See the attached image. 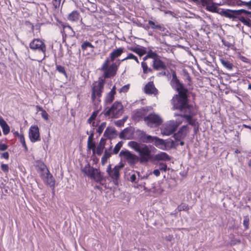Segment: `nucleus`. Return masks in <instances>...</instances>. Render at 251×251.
Masks as SVG:
<instances>
[{
  "label": "nucleus",
  "mask_w": 251,
  "mask_h": 251,
  "mask_svg": "<svg viewBox=\"0 0 251 251\" xmlns=\"http://www.w3.org/2000/svg\"><path fill=\"white\" fill-rule=\"evenodd\" d=\"M170 84L172 88L178 92V94L175 95L172 100L174 109L179 110L187 107V105H192L188 103V90L177 78L175 72L172 74Z\"/></svg>",
  "instance_id": "nucleus-1"
},
{
  "label": "nucleus",
  "mask_w": 251,
  "mask_h": 251,
  "mask_svg": "<svg viewBox=\"0 0 251 251\" xmlns=\"http://www.w3.org/2000/svg\"><path fill=\"white\" fill-rule=\"evenodd\" d=\"M229 6H245L248 9L251 10V1H229L227 3ZM226 15L227 16V18L232 19V21H240L245 25L251 27V20L246 19L242 15H246L251 18V11L246 9H240L237 10H232L228 11Z\"/></svg>",
  "instance_id": "nucleus-2"
},
{
  "label": "nucleus",
  "mask_w": 251,
  "mask_h": 251,
  "mask_svg": "<svg viewBox=\"0 0 251 251\" xmlns=\"http://www.w3.org/2000/svg\"><path fill=\"white\" fill-rule=\"evenodd\" d=\"M128 146L138 153L141 162H148L152 160V150H155L153 147L134 141L129 142Z\"/></svg>",
  "instance_id": "nucleus-3"
},
{
  "label": "nucleus",
  "mask_w": 251,
  "mask_h": 251,
  "mask_svg": "<svg viewBox=\"0 0 251 251\" xmlns=\"http://www.w3.org/2000/svg\"><path fill=\"white\" fill-rule=\"evenodd\" d=\"M175 116H179L185 119V121L194 127V132L196 134L199 130V124L197 119L194 118L197 115V111L194 106L187 105V107L179 110L178 113H175Z\"/></svg>",
  "instance_id": "nucleus-4"
},
{
  "label": "nucleus",
  "mask_w": 251,
  "mask_h": 251,
  "mask_svg": "<svg viewBox=\"0 0 251 251\" xmlns=\"http://www.w3.org/2000/svg\"><path fill=\"white\" fill-rule=\"evenodd\" d=\"M194 2H198L201 3L205 7V9L208 11L212 12H215L220 14L221 15L227 18V16L226 15V13L228 11H231L232 9H223L219 8L218 7V5H222L225 4H227L229 2V1H227V2H226V1H220L219 3L213 2V1H193Z\"/></svg>",
  "instance_id": "nucleus-5"
},
{
  "label": "nucleus",
  "mask_w": 251,
  "mask_h": 251,
  "mask_svg": "<svg viewBox=\"0 0 251 251\" xmlns=\"http://www.w3.org/2000/svg\"><path fill=\"white\" fill-rule=\"evenodd\" d=\"M82 171L91 179L103 185L102 181L104 179L103 176L99 169L91 167L89 163H87L82 169Z\"/></svg>",
  "instance_id": "nucleus-6"
},
{
  "label": "nucleus",
  "mask_w": 251,
  "mask_h": 251,
  "mask_svg": "<svg viewBox=\"0 0 251 251\" xmlns=\"http://www.w3.org/2000/svg\"><path fill=\"white\" fill-rule=\"evenodd\" d=\"M104 82V79H100L97 85H94L92 87L91 99L95 105H96V104L98 105L100 101V98L102 96Z\"/></svg>",
  "instance_id": "nucleus-7"
},
{
  "label": "nucleus",
  "mask_w": 251,
  "mask_h": 251,
  "mask_svg": "<svg viewBox=\"0 0 251 251\" xmlns=\"http://www.w3.org/2000/svg\"><path fill=\"white\" fill-rule=\"evenodd\" d=\"M182 123V118H177L176 121H171L170 122L164 125L161 129V133L163 135L169 136L173 134L177 127Z\"/></svg>",
  "instance_id": "nucleus-8"
},
{
  "label": "nucleus",
  "mask_w": 251,
  "mask_h": 251,
  "mask_svg": "<svg viewBox=\"0 0 251 251\" xmlns=\"http://www.w3.org/2000/svg\"><path fill=\"white\" fill-rule=\"evenodd\" d=\"M144 120L150 127H157L161 125L163 122V120L160 116L154 113H150L144 117Z\"/></svg>",
  "instance_id": "nucleus-9"
},
{
  "label": "nucleus",
  "mask_w": 251,
  "mask_h": 251,
  "mask_svg": "<svg viewBox=\"0 0 251 251\" xmlns=\"http://www.w3.org/2000/svg\"><path fill=\"white\" fill-rule=\"evenodd\" d=\"M123 107L122 103L116 101L114 102L110 108L105 111L104 115L106 116L112 115L113 118H117L123 113Z\"/></svg>",
  "instance_id": "nucleus-10"
},
{
  "label": "nucleus",
  "mask_w": 251,
  "mask_h": 251,
  "mask_svg": "<svg viewBox=\"0 0 251 251\" xmlns=\"http://www.w3.org/2000/svg\"><path fill=\"white\" fill-rule=\"evenodd\" d=\"M29 48L32 50H38L41 51L44 54L43 59L38 60L39 62H42L43 60L45 58V53L46 51V46L45 44L39 39H34L29 44Z\"/></svg>",
  "instance_id": "nucleus-11"
},
{
  "label": "nucleus",
  "mask_w": 251,
  "mask_h": 251,
  "mask_svg": "<svg viewBox=\"0 0 251 251\" xmlns=\"http://www.w3.org/2000/svg\"><path fill=\"white\" fill-rule=\"evenodd\" d=\"M120 63L121 60H118L116 62H113L109 66L106 67L105 69H101L103 71L104 78H108L115 76Z\"/></svg>",
  "instance_id": "nucleus-12"
},
{
  "label": "nucleus",
  "mask_w": 251,
  "mask_h": 251,
  "mask_svg": "<svg viewBox=\"0 0 251 251\" xmlns=\"http://www.w3.org/2000/svg\"><path fill=\"white\" fill-rule=\"evenodd\" d=\"M152 4L153 8H157L161 11H163L165 14H168L172 17H175V14L170 9L171 6L169 2L166 1H154Z\"/></svg>",
  "instance_id": "nucleus-13"
},
{
  "label": "nucleus",
  "mask_w": 251,
  "mask_h": 251,
  "mask_svg": "<svg viewBox=\"0 0 251 251\" xmlns=\"http://www.w3.org/2000/svg\"><path fill=\"white\" fill-rule=\"evenodd\" d=\"M119 155L124 157L130 165H134L139 160L137 156L127 150L121 151Z\"/></svg>",
  "instance_id": "nucleus-14"
},
{
  "label": "nucleus",
  "mask_w": 251,
  "mask_h": 251,
  "mask_svg": "<svg viewBox=\"0 0 251 251\" xmlns=\"http://www.w3.org/2000/svg\"><path fill=\"white\" fill-rule=\"evenodd\" d=\"M29 137L30 141L35 143L40 140L39 129L37 126H32L29 129Z\"/></svg>",
  "instance_id": "nucleus-15"
},
{
  "label": "nucleus",
  "mask_w": 251,
  "mask_h": 251,
  "mask_svg": "<svg viewBox=\"0 0 251 251\" xmlns=\"http://www.w3.org/2000/svg\"><path fill=\"white\" fill-rule=\"evenodd\" d=\"M123 167V164H122L121 165H116L113 168V171L108 174L109 176H110L113 179V183L116 185H118L119 183L118 180L120 177V170Z\"/></svg>",
  "instance_id": "nucleus-16"
},
{
  "label": "nucleus",
  "mask_w": 251,
  "mask_h": 251,
  "mask_svg": "<svg viewBox=\"0 0 251 251\" xmlns=\"http://www.w3.org/2000/svg\"><path fill=\"white\" fill-rule=\"evenodd\" d=\"M41 176L48 185L50 187L54 188L55 186V179L48 169H47V172L41 175Z\"/></svg>",
  "instance_id": "nucleus-17"
},
{
  "label": "nucleus",
  "mask_w": 251,
  "mask_h": 251,
  "mask_svg": "<svg viewBox=\"0 0 251 251\" xmlns=\"http://www.w3.org/2000/svg\"><path fill=\"white\" fill-rule=\"evenodd\" d=\"M189 130V127L187 125H184L182 126L177 132V133L174 134L173 137L175 140L180 141V140L184 139Z\"/></svg>",
  "instance_id": "nucleus-18"
},
{
  "label": "nucleus",
  "mask_w": 251,
  "mask_h": 251,
  "mask_svg": "<svg viewBox=\"0 0 251 251\" xmlns=\"http://www.w3.org/2000/svg\"><path fill=\"white\" fill-rule=\"evenodd\" d=\"M155 137V136H151L146 134V133L143 131H140V133L139 134V138L143 143L152 144Z\"/></svg>",
  "instance_id": "nucleus-19"
},
{
  "label": "nucleus",
  "mask_w": 251,
  "mask_h": 251,
  "mask_svg": "<svg viewBox=\"0 0 251 251\" xmlns=\"http://www.w3.org/2000/svg\"><path fill=\"white\" fill-rule=\"evenodd\" d=\"M153 67L156 70H165L166 69V65L160 58H154L153 60Z\"/></svg>",
  "instance_id": "nucleus-20"
},
{
  "label": "nucleus",
  "mask_w": 251,
  "mask_h": 251,
  "mask_svg": "<svg viewBox=\"0 0 251 251\" xmlns=\"http://www.w3.org/2000/svg\"><path fill=\"white\" fill-rule=\"evenodd\" d=\"M152 160L155 161H170L171 157L165 152H160L153 156Z\"/></svg>",
  "instance_id": "nucleus-21"
},
{
  "label": "nucleus",
  "mask_w": 251,
  "mask_h": 251,
  "mask_svg": "<svg viewBox=\"0 0 251 251\" xmlns=\"http://www.w3.org/2000/svg\"><path fill=\"white\" fill-rule=\"evenodd\" d=\"M165 148L164 151H168L172 148H176L178 145V141L174 140L171 138L164 140Z\"/></svg>",
  "instance_id": "nucleus-22"
},
{
  "label": "nucleus",
  "mask_w": 251,
  "mask_h": 251,
  "mask_svg": "<svg viewBox=\"0 0 251 251\" xmlns=\"http://www.w3.org/2000/svg\"><path fill=\"white\" fill-rule=\"evenodd\" d=\"M145 93L148 94H155L157 90L155 88L152 81L149 82L144 87Z\"/></svg>",
  "instance_id": "nucleus-23"
},
{
  "label": "nucleus",
  "mask_w": 251,
  "mask_h": 251,
  "mask_svg": "<svg viewBox=\"0 0 251 251\" xmlns=\"http://www.w3.org/2000/svg\"><path fill=\"white\" fill-rule=\"evenodd\" d=\"M84 3H82L84 8L87 9L91 12H95L97 10V4L92 2L91 1H84Z\"/></svg>",
  "instance_id": "nucleus-24"
},
{
  "label": "nucleus",
  "mask_w": 251,
  "mask_h": 251,
  "mask_svg": "<svg viewBox=\"0 0 251 251\" xmlns=\"http://www.w3.org/2000/svg\"><path fill=\"white\" fill-rule=\"evenodd\" d=\"M124 52L123 48H119L113 50L110 54V61L113 62L115 59L119 57Z\"/></svg>",
  "instance_id": "nucleus-25"
},
{
  "label": "nucleus",
  "mask_w": 251,
  "mask_h": 251,
  "mask_svg": "<svg viewBox=\"0 0 251 251\" xmlns=\"http://www.w3.org/2000/svg\"><path fill=\"white\" fill-rule=\"evenodd\" d=\"M164 143V139L155 136L152 144L158 149L164 151V149H166Z\"/></svg>",
  "instance_id": "nucleus-26"
},
{
  "label": "nucleus",
  "mask_w": 251,
  "mask_h": 251,
  "mask_svg": "<svg viewBox=\"0 0 251 251\" xmlns=\"http://www.w3.org/2000/svg\"><path fill=\"white\" fill-rule=\"evenodd\" d=\"M0 126L4 135H6L9 133L10 127L1 117H0Z\"/></svg>",
  "instance_id": "nucleus-27"
},
{
  "label": "nucleus",
  "mask_w": 251,
  "mask_h": 251,
  "mask_svg": "<svg viewBox=\"0 0 251 251\" xmlns=\"http://www.w3.org/2000/svg\"><path fill=\"white\" fill-rule=\"evenodd\" d=\"M105 143L106 139L101 138V139L100 140L98 146H97V150L96 151V153L98 155L100 156L102 154L103 150L105 147Z\"/></svg>",
  "instance_id": "nucleus-28"
},
{
  "label": "nucleus",
  "mask_w": 251,
  "mask_h": 251,
  "mask_svg": "<svg viewBox=\"0 0 251 251\" xmlns=\"http://www.w3.org/2000/svg\"><path fill=\"white\" fill-rule=\"evenodd\" d=\"M148 24L150 25V27L153 30H159L161 31H164L165 28L161 25L156 24L154 22L149 20Z\"/></svg>",
  "instance_id": "nucleus-29"
},
{
  "label": "nucleus",
  "mask_w": 251,
  "mask_h": 251,
  "mask_svg": "<svg viewBox=\"0 0 251 251\" xmlns=\"http://www.w3.org/2000/svg\"><path fill=\"white\" fill-rule=\"evenodd\" d=\"M117 134V131L114 127L108 126L104 131L103 135L107 138H110V135H114Z\"/></svg>",
  "instance_id": "nucleus-30"
},
{
  "label": "nucleus",
  "mask_w": 251,
  "mask_h": 251,
  "mask_svg": "<svg viewBox=\"0 0 251 251\" xmlns=\"http://www.w3.org/2000/svg\"><path fill=\"white\" fill-rule=\"evenodd\" d=\"M220 60L222 65L227 70L229 71L232 70L233 65L229 61L224 58H221Z\"/></svg>",
  "instance_id": "nucleus-31"
},
{
  "label": "nucleus",
  "mask_w": 251,
  "mask_h": 251,
  "mask_svg": "<svg viewBox=\"0 0 251 251\" xmlns=\"http://www.w3.org/2000/svg\"><path fill=\"white\" fill-rule=\"evenodd\" d=\"M79 13L76 11H74L69 15L68 19L70 21L75 22L79 19Z\"/></svg>",
  "instance_id": "nucleus-32"
},
{
  "label": "nucleus",
  "mask_w": 251,
  "mask_h": 251,
  "mask_svg": "<svg viewBox=\"0 0 251 251\" xmlns=\"http://www.w3.org/2000/svg\"><path fill=\"white\" fill-rule=\"evenodd\" d=\"M112 153L107 151L106 149L104 151V154L101 158V162L102 165H104L107 161V159L111 156Z\"/></svg>",
  "instance_id": "nucleus-33"
},
{
  "label": "nucleus",
  "mask_w": 251,
  "mask_h": 251,
  "mask_svg": "<svg viewBox=\"0 0 251 251\" xmlns=\"http://www.w3.org/2000/svg\"><path fill=\"white\" fill-rule=\"evenodd\" d=\"M132 50L135 53L138 54L139 55H143L147 53L146 48L144 47L140 46L139 47H136Z\"/></svg>",
  "instance_id": "nucleus-34"
},
{
  "label": "nucleus",
  "mask_w": 251,
  "mask_h": 251,
  "mask_svg": "<svg viewBox=\"0 0 251 251\" xmlns=\"http://www.w3.org/2000/svg\"><path fill=\"white\" fill-rule=\"evenodd\" d=\"M130 131V128L129 127H126L122 130L119 134V137L122 139H128L129 138L127 137V134Z\"/></svg>",
  "instance_id": "nucleus-35"
},
{
  "label": "nucleus",
  "mask_w": 251,
  "mask_h": 251,
  "mask_svg": "<svg viewBox=\"0 0 251 251\" xmlns=\"http://www.w3.org/2000/svg\"><path fill=\"white\" fill-rule=\"evenodd\" d=\"M115 95V94L109 92L106 97L105 102L107 104L111 103L114 99Z\"/></svg>",
  "instance_id": "nucleus-36"
},
{
  "label": "nucleus",
  "mask_w": 251,
  "mask_h": 251,
  "mask_svg": "<svg viewBox=\"0 0 251 251\" xmlns=\"http://www.w3.org/2000/svg\"><path fill=\"white\" fill-rule=\"evenodd\" d=\"M141 66L143 68V73L144 74H147L149 72H151V69L148 67L147 63L144 61L142 62Z\"/></svg>",
  "instance_id": "nucleus-37"
},
{
  "label": "nucleus",
  "mask_w": 251,
  "mask_h": 251,
  "mask_svg": "<svg viewBox=\"0 0 251 251\" xmlns=\"http://www.w3.org/2000/svg\"><path fill=\"white\" fill-rule=\"evenodd\" d=\"M123 144V141L119 142L115 146L113 150V153L117 154L118 153Z\"/></svg>",
  "instance_id": "nucleus-38"
},
{
  "label": "nucleus",
  "mask_w": 251,
  "mask_h": 251,
  "mask_svg": "<svg viewBox=\"0 0 251 251\" xmlns=\"http://www.w3.org/2000/svg\"><path fill=\"white\" fill-rule=\"evenodd\" d=\"M127 59H133L135 61H136L137 63H139V61H138V58L137 57V56H136L135 55H134L132 53H128L127 56V57H126L124 59H123L122 60H121V61H123L126 60H127Z\"/></svg>",
  "instance_id": "nucleus-39"
},
{
  "label": "nucleus",
  "mask_w": 251,
  "mask_h": 251,
  "mask_svg": "<svg viewBox=\"0 0 251 251\" xmlns=\"http://www.w3.org/2000/svg\"><path fill=\"white\" fill-rule=\"evenodd\" d=\"M56 70L60 73V74H62L64 75L66 77H67V75L66 72V71L65 70V68L64 66L61 65H56Z\"/></svg>",
  "instance_id": "nucleus-40"
},
{
  "label": "nucleus",
  "mask_w": 251,
  "mask_h": 251,
  "mask_svg": "<svg viewBox=\"0 0 251 251\" xmlns=\"http://www.w3.org/2000/svg\"><path fill=\"white\" fill-rule=\"evenodd\" d=\"M106 123L105 122H103L101 123V124L99 126L98 129H97V132L99 134V135L101 134L103 131V129L106 127Z\"/></svg>",
  "instance_id": "nucleus-41"
},
{
  "label": "nucleus",
  "mask_w": 251,
  "mask_h": 251,
  "mask_svg": "<svg viewBox=\"0 0 251 251\" xmlns=\"http://www.w3.org/2000/svg\"><path fill=\"white\" fill-rule=\"evenodd\" d=\"M158 169L160 171H163L164 172H166L169 169V168H168L167 165L165 163H160L158 165Z\"/></svg>",
  "instance_id": "nucleus-42"
},
{
  "label": "nucleus",
  "mask_w": 251,
  "mask_h": 251,
  "mask_svg": "<svg viewBox=\"0 0 251 251\" xmlns=\"http://www.w3.org/2000/svg\"><path fill=\"white\" fill-rule=\"evenodd\" d=\"M147 56L151 58H152L154 60V58L156 59L158 57V55L155 52H153L151 50H150L148 52L147 51Z\"/></svg>",
  "instance_id": "nucleus-43"
},
{
  "label": "nucleus",
  "mask_w": 251,
  "mask_h": 251,
  "mask_svg": "<svg viewBox=\"0 0 251 251\" xmlns=\"http://www.w3.org/2000/svg\"><path fill=\"white\" fill-rule=\"evenodd\" d=\"M19 139L20 140V142L22 144L23 147L24 148L25 151H28V148H27V146L26 145L24 135H21L20 136V138Z\"/></svg>",
  "instance_id": "nucleus-44"
},
{
  "label": "nucleus",
  "mask_w": 251,
  "mask_h": 251,
  "mask_svg": "<svg viewBox=\"0 0 251 251\" xmlns=\"http://www.w3.org/2000/svg\"><path fill=\"white\" fill-rule=\"evenodd\" d=\"M98 105V104H96V105H95V108L97 110L94 111L92 113V115L90 116V119H92V120H95L96 119V118L97 117V116L99 113V110L101 109V106L100 107V108L99 109H98V108L96 107Z\"/></svg>",
  "instance_id": "nucleus-45"
},
{
  "label": "nucleus",
  "mask_w": 251,
  "mask_h": 251,
  "mask_svg": "<svg viewBox=\"0 0 251 251\" xmlns=\"http://www.w3.org/2000/svg\"><path fill=\"white\" fill-rule=\"evenodd\" d=\"M249 218L248 216L244 217L243 225L245 227V229H248L249 226Z\"/></svg>",
  "instance_id": "nucleus-46"
},
{
  "label": "nucleus",
  "mask_w": 251,
  "mask_h": 251,
  "mask_svg": "<svg viewBox=\"0 0 251 251\" xmlns=\"http://www.w3.org/2000/svg\"><path fill=\"white\" fill-rule=\"evenodd\" d=\"M87 148H88V150H92V152H93V154L96 153V149H95L96 144H95V142H94V141L91 142L89 146H88V145H87Z\"/></svg>",
  "instance_id": "nucleus-47"
},
{
  "label": "nucleus",
  "mask_w": 251,
  "mask_h": 251,
  "mask_svg": "<svg viewBox=\"0 0 251 251\" xmlns=\"http://www.w3.org/2000/svg\"><path fill=\"white\" fill-rule=\"evenodd\" d=\"M1 169L2 171L5 173H7L9 172V168L7 164L1 163Z\"/></svg>",
  "instance_id": "nucleus-48"
},
{
  "label": "nucleus",
  "mask_w": 251,
  "mask_h": 251,
  "mask_svg": "<svg viewBox=\"0 0 251 251\" xmlns=\"http://www.w3.org/2000/svg\"><path fill=\"white\" fill-rule=\"evenodd\" d=\"M130 85L126 84L123 86L119 90L120 93H126L128 91Z\"/></svg>",
  "instance_id": "nucleus-49"
},
{
  "label": "nucleus",
  "mask_w": 251,
  "mask_h": 251,
  "mask_svg": "<svg viewBox=\"0 0 251 251\" xmlns=\"http://www.w3.org/2000/svg\"><path fill=\"white\" fill-rule=\"evenodd\" d=\"M110 61V58H106L105 61L103 63L101 69H105L106 67L109 66V62Z\"/></svg>",
  "instance_id": "nucleus-50"
},
{
  "label": "nucleus",
  "mask_w": 251,
  "mask_h": 251,
  "mask_svg": "<svg viewBox=\"0 0 251 251\" xmlns=\"http://www.w3.org/2000/svg\"><path fill=\"white\" fill-rule=\"evenodd\" d=\"M89 44H90V42L87 41H84L82 44L81 45V49L83 50H85L88 47H89Z\"/></svg>",
  "instance_id": "nucleus-51"
},
{
  "label": "nucleus",
  "mask_w": 251,
  "mask_h": 251,
  "mask_svg": "<svg viewBox=\"0 0 251 251\" xmlns=\"http://www.w3.org/2000/svg\"><path fill=\"white\" fill-rule=\"evenodd\" d=\"M137 180V177H136V175L135 174H132L131 175V176H130V178H129V180L132 182V183H137V181H136Z\"/></svg>",
  "instance_id": "nucleus-52"
},
{
  "label": "nucleus",
  "mask_w": 251,
  "mask_h": 251,
  "mask_svg": "<svg viewBox=\"0 0 251 251\" xmlns=\"http://www.w3.org/2000/svg\"><path fill=\"white\" fill-rule=\"evenodd\" d=\"M94 136V133H91V134H90V135L88 137V141H87L88 146H90L91 142L94 141H93Z\"/></svg>",
  "instance_id": "nucleus-53"
},
{
  "label": "nucleus",
  "mask_w": 251,
  "mask_h": 251,
  "mask_svg": "<svg viewBox=\"0 0 251 251\" xmlns=\"http://www.w3.org/2000/svg\"><path fill=\"white\" fill-rule=\"evenodd\" d=\"M187 208V205L185 204H181L177 207L178 211L185 210Z\"/></svg>",
  "instance_id": "nucleus-54"
},
{
  "label": "nucleus",
  "mask_w": 251,
  "mask_h": 251,
  "mask_svg": "<svg viewBox=\"0 0 251 251\" xmlns=\"http://www.w3.org/2000/svg\"><path fill=\"white\" fill-rule=\"evenodd\" d=\"M41 116L45 120H48L49 119V115L45 110H43V112L41 113Z\"/></svg>",
  "instance_id": "nucleus-55"
},
{
  "label": "nucleus",
  "mask_w": 251,
  "mask_h": 251,
  "mask_svg": "<svg viewBox=\"0 0 251 251\" xmlns=\"http://www.w3.org/2000/svg\"><path fill=\"white\" fill-rule=\"evenodd\" d=\"M8 148L7 145L5 144L0 143V151H4Z\"/></svg>",
  "instance_id": "nucleus-56"
},
{
  "label": "nucleus",
  "mask_w": 251,
  "mask_h": 251,
  "mask_svg": "<svg viewBox=\"0 0 251 251\" xmlns=\"http://www.w3.org/2000/svg\"><path fill=\"white\" fill-rule=\"evenodd\" d=\"M115 124L117 126L119 127H121L124 126V120H118L115 122Z\"/></svg>",
  "instance_id": "nucleus-57"
},
{
  "label": "nucleus",
  "mask_w": 251,
  "mask_h": 251,
  "mask_svg": "<svg viewBox=\"0 0 251 251\" xmlns=\"http://www.w3.org/2000/svg\"><path fill=\"white\" fill-rule=\"evenodd\" d=\"M9 155L8 152H4L1 154V157L5 159H8Z\"/></svg>",
  "instance_id": "nucleus-58"
},
{
  "label": "nucleus",
  "mask_w": 251,
  "mask_h": 251,
  "mask_svg": "<svg viewBox=\"0 0 251 251\" xmlns=\"http://www.w3.org/2000/svg\"><path fill=\"white\" fill-rule=\"evenodd\" d=\"M239 59L245 63H248L249 61L248 58L243 55H240Z\"/></svg>",
  "instance_id": "nucleus-59"
},
{
  "label": "nucleus",
  "mask_w": 251,
  "mask_h": 251,
  "mask_svg": "<svg viewBox=\"0 0 251 251\" xmlns=\"http://www.w3.org/2000/svg\"><path fill=\"white\" fill-rule=\"evenodd\" d=\"M165 239L167 241L171 242L174 239V237L173 235L170 234L168 236H166L165 237Z\"/></svg>",
  "instance_id": "nucleus-60"
},
{
  "label": "nucleus",
  "mask_w": 251,
  "mask_h": 251,
  "mask_svg": "<svg viewBox=\"0 0 251 251\" xmlns=\"http://www.w3.org/2000/svg\"><path fill=\"white\" fill-rule=\"evenodd\" d=\"M222 41L223 45L226 47L230 48L232 46V44L231 43H229L228 42H227L226 40H222Z\"/></svg>",
  "instance_id": "nucleus-61"
},
{
  "label": "nucleus",
  "mask_w": 251,
  "mask_h": 251,
  "mask_svg": "<svg viewBox=\"0 0 251 251\" xmlns=\"http://www.w3.org/2000/svg\"><path fill=\"white\" fill-rule=\"evenodd\" d=\"M39 169L41 171L44 172L45 170V169L47 170V168L46 166L45 165V164L43 163H42L39 166Z\"/></svg>",
  "instance_id": "nucleus-62"
},
{
  "label": "nucleus",
  "mask_w": 251,
  "mask_h": 251,
  "mask_svg": "<svg viewBox=\"0 0 251 251\" xmlns=\"http://www.w3.org/2000/svg\"><path fill=\"white\" fill-rule=\"evenodd\" d=\"M153 174L156 176H158L160 174V171L158 169H155L153 171Z\"/></svg>",
  "instance_id": "nucleus-63"
},
{
  "label": "nucleus",
  "mask_w": 251,
  "mask_h": 251,
  "mask_svg": "<svg viewBox=\"0 0 251 251\" xmlns=\"http://www.w3.org/2000/svg\"><path fill=\"white\" fill-rule=\"evenodd\" d=\"M241 241L240 239H235L234 240L231 241V245H235L237 243H240Z\"/></svg>",
  "instance_id": "nucleus-64"
}]
</instances>
